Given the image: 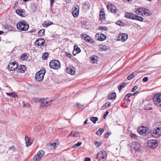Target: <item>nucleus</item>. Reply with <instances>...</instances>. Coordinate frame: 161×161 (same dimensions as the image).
<instances>
[{
  "instance_id": "35",
  "label": "nucleus",
  "mask_w": 161,
  "mask_h": 161,
  "mask_svg": "<svg viewBox=\"0 0 161 161\" xmlns=\"http://www.w3.org/2000/svg\"><path fill=\"white\" fill-rule=\"evenodd\" d=\"M5 28L8 29L10 31H13L14 29V28L11 25H6L5 26Z\"/></svg>"
},
{
  "instance_id": "20",
  "label": "nucleus",
  "mask_w": 161,
  "mask_h": 161,
  "mask_svg": "<svg viewBox=\"0 0 161 161\" xmlns=\"http://www.w3.org/2000/svg\"><path fill=\"white\" fill-rule=\"evenodd\" d=\"M99 50L101 51H107L108 49H109V47L105 45H100L99 46Z\"/></svg>"
},
{
  "instance_id": "22",
  "label": "nucleus",
  "mask_w": 161,
  "mask_h": 161,
  "mask_svg": "<svg viewBox=\"0 0 161 161\" xmlns=\"http://www.w3.org/2000/svg\"><path fill=\"white\" fill-rule=\"evenodd\" d=\"M137 75V73L136 72H133L128 75L127 77V78L128 80H130L134 77H135Z\"/></svg>"
},
{
  "instance_id": "43",
  "label": "nucleus",
  "mask_w": 161,
  "mask_h": 161,
  "mask_svg": "<svg viewBox=\"0 0 161 161\" xmlns=\"http://www.w3.org/2000/svg\"><path fill=\"white\" fill-rule=\"evenodd\" d=\"M111 103L110 102H108L105 103L104 104V105H103L102 106L103 108H104V107L105 108L108 107H109L110 106Z\"/></svg>"
},
{
  "instance_id": "16",
  "label": "nucleus",
  "mask_w": 161,
  "mask_h": 161,
  "mask_svg": "<svg viewBox=\"0 0 161 161\" xmlns=\"http://www.w3.org/2000/svg\"><path fill=\"white\" fill-rule=\"evenodd\" d=\"M74 50L73 52V53L74 56H75L76 54L78 53L81 52L80 49L77 45H74Z\"/></svg>"
},
{
  "instance_id": "60",
  "label": "nucleus",
  "mask_w": 161,
  "mask_h": 161,
  "mask_svg": "<svg viewBox=\"0 0 161 161\" xmlns=\"http://www.w3.org/2000/svg\"><path fill=\"white\" fill-rule=\"evenodd\" d=\"M84 161H91V159L89 158L86 157L85 158Z\"/></svg>"
},
{
  "instance_id": "12",
  "label": "nucleus",
  "mask_w": 161,
  "mask_h": 161,
  "mask_svg": "<svg viewBox=\"0 0 161 161\" xmlns=\"http://www.w3.org/2000/svg\"><path fill=\"white\" fill-rule=\"evenodd\" d=\"M36 101L37 103L40 104L39 105L41 107L46 106L45 104H46L45 102L46 101V99L37 98Z\"/></svg>"
},
{
  "instance_id": "57",
  "label": "nucleus",
  "mask_w": 161,
  "mask_h": 161,
  "mask_svg": "<svg viewBox=\"0 0 161 161\" xmlns=\"http://www.w3.org/2000/svg\"><path fill=\"white\" fill-rule=\"evenodd\" d=\"M100 154H101L100 151L97 154V156L96 157V159H98L99 158Z\"/></svg>"
},
{
  "instance_id": "64",
  "label": "nucleus",
  "mask_w": 161,
  "mask_h": 161,
  "mask_svg": "<svg viewBox=\"0 0 161 161\" xmlns=\"http://www.w3.org/2000/svg\"><path fill=\"white\" fill-rule=\"evenodd\" d=\"M134 149L136 151H138L139 149V147L136 148V146L134 147Z\"/></svg>"
},
{
  "instance_id": "15",
  "label": "nucleus",
  "mask_w": 161,
  "mask_h": 161,
  "mask_svg": "<svg viewBox=\"0 0 161 161\" xmlns=\"http://www.w3.org/2000/svg\"><path fill=\"white\" fill-rule=\"evenodd\" d=\"M25 140L26 141L27 147H29L31 145L33 141V140L31 138H28L27 135H26L25 136Z\"/></svg>"
},
{
  "instance_id": "53",
  "label": "nucleus",
  "mask_w": 161,
  "mask_h": 161,
  "mask_svg": "<svg viewBox=\"0 0 161 161\" xmlns=\"http://www.w3.org/2000/svg\"><path fill=\"white\" fill-rule=\"evenodd\" d=\"M137 88V87L136 86H134V87L132 88L131 92H135Z\"/></svg>"
},
{
  "instance_id": "19",
  "label": "nucleus",
  "mask_w": 161,
  "mask_h": 161,
  "mask_svg": "<svg viewBox=\"0 0 161 161\" xmlns=\"http://www.w3.org/2000/svg\"><path fill=\"white\" fill-rule=\"evenodd\" d=\"M91 59V62L93 64L95 63H97V62L98 61V57L95 55H92Z\"/></svg>"
},
{
  "instance_id": "3",
  "label": "nucleus",
  "mask_w": 161,
  "mask_h": 161,
  "mask_svg": "<svg viewBox=\"0 0 161 161\" xmlns=\"http://www.w3.org/2000/svg\"><path fill=\"white\" fill-rule=\"evenodd\" d=\"M46 73L45 69L42 68L41 70L37 72L35 76L36 80L39 81H41L44 78V75Z\"/></svg>"
},
{
  "instance_id": "27",
  "label": "nucleus",
  "mask_w": 161,
  "mask_h": 161,
  "mask_svg": "<svg viewBox=\"0 0 161 161\" xmlns=\"http://www.w3.org/2000/svg\"><path fill=\"white\" fill-rule=\"evenodd\" d=\"M134 19H136L140 21H142L143 20V18L141 16L135 15Z\"/></svg>"
},
{
  "instance_id": "17",
  "label": "nucleus",
  "mask_w": 161,
  "mask_h": 161,
  "mask_svg": "<svg viewBox=\"0 0 161 161\" xmlns=\"http://www.w3.org/2000/svg\"><path fill=\"white\" fill-rule=\"evenodd\" d=\"M121 37V40L122 41H125L128 38V35L126 33H121L120 34L119 37Z\"/></svg>"
},
{
  "instance_id": "11",
  "label": "nucleus",
  "mask_w": 161,
  "mask_h": 161,
  "mask_svg": "<svg viewBox=\"0 0 161 161\" xmlns=\"http://www.w3.org/2000/svg\"><path fill=\"white\" fill-rule=\"evenodd\" d=\"M45 42V40L43 38H39L36 40L35 42V44L36 46H43Z\"/></svg>"
},
{
  "instance_id": "36",
  "label": "nucleus",
  "mask_w": 161,
  "mask_h": 161,
  "mask_svg": "<svg viewBox=\"0 0 161 161\" xmlns=\"http://www.w3.org/2000/svg\"><path fill=\"white\" fill-rule=\"evenodd\" d=\"M98 118L97 117H92L90 118V120L92 121L94 124L96 123V121L98 120Z\"/></svg>"
},
{
  "instance_id": "61",
  "label": "nucleus",
  "mask_w": 161,
  "mask_h": 161,
  "mask_svg": "<svg viewBox=\"0 0 161 161\" xmlns=\"http://www.w3.org/2000/svg\"><path fill=\"white\" fill-rule=\"evenodd\" d=\"M109 136V134L108 133H107L105 135V138H107Z\"/></svg>"
},
{
  "instance_id": "6",
  "label": "nucleus",
  "mask_w": 161,
  "mask_h": 161,
  "mask_svg": "<svg viewBox=\"0 0 161 161\" xmlns=\"http://www.w3.org/2000/svg\"><path fill=\"white\" fill-rule=\"evenodd\" d=\"M147 144L148 147L151 149H154L158 146V142L156 140L151 139L147 141Z\"/></svg>"
},
{
  "instance_id": "56",
  "label": "nucleus",
  "mask_w": 161,
  "mask_h": 161,
  "mask_svg": "<svg viewBox=\"0 0 161 161\" xmlns=\"http://www.w3.org/2000/svg\"><path fill=\"white\" fill-rule=\"evenodd\" d=\"M108 113H109L108 112V111H107L105 112V114H104V115H103V118L104 119H105L106 118V117L108 114Z\"/></svg>"
},
{
  "instance_id": "33",
  "label": "nucleus",
  "mask_w": 161,
  "mask_h": 161,
  "mask_svg": "<svg viewBox=\"0 0 161 161\" xmlns=\"http://www.w3.org/2000/svg\"><path fill=\"white\" fill-rule=\"evenodd\" d=\"M49 54L48 53L46 52L44 53L42 56V58L43 60L46 59L48 56Z\"/></svg>"
},
{
  "instance_id": "50",
  "label": "nucleus",
  "mask_w": 161,
  "mask_h": 161,
  "mask_svg": "<svg viewBox=\"0 0 161 161\" xmlns=\"http://www.w3.org/2000/svg\"><path fill=\"white\" fill-rule=\"evenodd\" d=\"M98 131H99V132H100V135H101L104 132V130L103 128H100L99 129Z\"/></svg>"
},
{
  "instance_id": "8",
  "label": "nucleus",
  "mask_w": 161,
  "mask_h": 161,
  "mask_svg": "<svg viewBox=\"0 0 161 161\" xmlns=\"http://www.w3.org/2000/svg\"><path fill=\"white\" fill-rule=\"evenodd\" d=\"M79 8L78 6L74 7L72 9V13L73 16L75 18L77 17L79 15Z\"/></svg>"
},
{
  "instance_id": "40",
  "label": "nucleus",
  "mask_w": 161,
  "mask_h": 161,
  "mask_svg": "<svg viewBox=\"0 0 161 161\" xmlns=\"http://www.w3.org/2000/svg\"><path fill=\"white\" fill-rule=\"evenodd\" d=\"M41 158H40L39 156H38V155H35L33 157V160L35 161L41 159Z\"/></svg>"
},
{
  "instance_id": "13",
  "label": "nucleus",
  "mask_w": 161,
  "mask_h": 161,
  "mask_svg": "<svg viewBox=\"0 0 161 161\" xmlns=\"http://www.w3.org/2000/svg\"><path fill=\"white\" fill-rule=\"evenodd\" d=\"M107 8L108 10L112 13H115L116 12V8L114 5L109 4L107 6Z\"/></svg>"
},
{
  "instance_id": "18",
  "label": "nucleus",
  "mask_w": 161,
  "mask_h": 161,
  "mask_svg": "<svg viewBox=\"0 0 161 161\" xmlns=\"http://www.w3.org/2000/svg\"><path fill=\"white\" fill-rule=\"evenodd\" d=\"M26 69V67L25 65H20L18 67V71L19 72L24 73Z\"/></svg>"
},
{
  "instance_id": "42",
  "label": "nucleus",
  "mask_w": 161,
  "mask_h": 161,
  "mask_svg": "<svg viewBox=\"0 0 161 161\" xmlns=\"http://www.w3.org/2000/svg\"><path fill=\"white\" fill-rule=\"evenodd\" d=\"M16 12L20 16L23 17H24V15L23 14H21V13L20 12V9H17L16 11Z\"/></svg>"
},
{
  "instance_id": "34",
  "label": "nucleus",
  "mask_w": 161,
  "mask_h": 161,
  "mask_svg": "<svg viewBox=\"0 0 161 161\" xmlns=\"http://www.w3.org/2000/svg\"><path fill=\"white\" fill-rule=\"evenodd\" d=\"M44 152L42 150H40L37 153V154L38 156L40 157V158H42V157L44 155Z\"/></svg>"
},
{
  "instance_id": "38",
  "label": "nucleus",
  "mask_w": 161,
  "mask_h": 161,
  "mask_svg": "<svg viewBox=\"0 0 161 161\" xmlns=\"http://www.w3.org/2000/svg\"><path fill=\"white\" fill-rule=\"evenodd\" d=\"M47 99H46V101L45 102L46 104L45 105H45H46V106H47L50 105L52 104V100H50L49 101H47Z\"/></svg>"
},
{
  "instance_id": "37",
  "label": "nucleus",
  "mask_w": 161,
  "mask_h": 161,
  "mask_svg": "<svg viewBox=\"0 0 161 161\" xmlns=\"http://www.w3.org/2000/svg\"><path fill=\"white\" fill-rule=\"evenodd\" d=\"M81 142H78L77 144H75L73 146V147L74 148H76L80 146L81 144Z\"/></svg>"
},
{
  "instance_id": "7",
  "label": "nucleus",
  "mask_w": 161,
  "mask_h": 161,
  "mask_svg": "<svg viewBox=\"0 0 161 161\" xmlns=\"http://www.w3.org/2000/svg\"><path fill=\"white\" fill-rule=\"evenodd\" d=\"M18 67V64L15 62H10L8 66V69L11 71L15 70V69H17Z\"/></svg>"
},
{
  "instance_id": "1",
  "label": "nucleus",
  "mask_w": 161,
  "mask_h": 161,
  "mask_svg": "<svg viewBox=\"0 0 161 161\" xmlns=\"http://www.w3.org/2000/svg\"><path fill=\"white\" fill-rule=\"evenodd\" d=\"M17 27L18 29L22 31H27L29 28L28 23L24 20L19 21L17 24Z\"/></svg>"
},
{
  "instance_id": "26",
  "label": "nucleus",
  "mask_w": 161,
  "mask_h": 161,
  "mask_svg": "<svg viewBox=\"0 0 161 161\" xmlns=\"http://www.w3.org/2000/svg\"><path fill=\"white\" fill-rule=\"evenodd\" d=\"M150 10L147 9L143 8V14L146 16H150Z\"/></svg>"
},
{
  "instance_id": "54",
  "label": "nucleus",
  "mask_w": 161,
  "mask_h": 161,
  "mask_svg": "<svg viewBox=\"0 0 161 161\" xmlns=\"http://www.w3.org/2000/svg\"><path fill=\"white\" fill-rule=\"evenodd\" d=\"M76 106L77 107L80 108L82 107L83 106V105H82L80 103H77Z\"/></svg>"
},
{
  "instance_id": "21",
  "label": "nucleus",
  "mask_w": 161,
  "mask_h": 161,
  "mask_svg": "<svg viewBox=\"0 0 161 161\" xmlns=\"http://www.w3.org/2000/svg\"><path fill=\"white\" fill-rule=\"evenodd\" d=\"M135 15L134 14L127 13L125 14V17L127 18L134 19Z\"/></svg>"
},
{
  "instance_id": "5",
  "label": "nucleus",
  "mask_w": 161,
  "mask_h": 161,
  "mask_svg": "<svg viewBox=\"0 0 161 161\" xmlns=\"http://www.w3.org/2000/svg\"><path fill=\"white\" fill-rule=\"evenodd\" d=\"M49 66L51 68L54 69H58L61 67L59 61L58 60H52L49 63Z\"/></svg>"
},
{
  "instance_id": "45",
  "label": "nucleus",
  "mask_w": 161,
  "mask_h": 161,
  "mask_svg": "<svg viewBox=\"0 0 161 161\" xmlns=\"http://www.w3.org/2000/svg\"><path fill=\"white\" fill-rule=\"evenodd\" d=\"M116 24L120 26H122L124 25L123 22L121 21H117Z\"/></svg>"
},
{
  "instance_id": "10",
  "label": "nucleus",
  "mask_w": 161,
  "mask_h": 161,
  "mask_svg": "<svg viewBox=\"0 0 161 161\" xmlns=\"http://www.w3.org/2000/svg\"><path fill=\"white\" fill-rule=\"evenodd\" d=\"M95 36L96 39L100 41H103L105 40L107 38L106 36L105 35L102 33L101 34L99 33L97 34Z\"/></svg>"
},
{
  "instance_id": "63",
  "label": "nucleus",
  "mask_w": 161,
  "mask_h": 161,
  "mask_svg": "<svg viewBox=\"0 0 161 161\" xmlns=\"http://www.w3.org/2000/svg\"><path fill=\"white\" fill-rule=\"evenodd\" d=\"M29 104L28 103H26V104H25L24 105V106L25 107H28V106H29Z\"/></svg>"
},
{
  "instance_id": "4",
  "label": "nucleus",
  "mask_w": 161,
  "mask_h": 161,
  "mask_svg": "<svg viewBox=\"0 0 161 161\" xmlns=\"http://www.w3.org/2000/svg\"><path fill=\"white\" fill-rule=\"evenodd\" d=\"M153 100L156 105L161 107V93L155 94L153 97Z\"/></svg>"
},
{
  "instance_id": "62",
  "label": "nucleus",
  "mask_w": 161,
  "mask_h": 161,
  "mask_svg": "<svg viewBox=\"0 0 161 161\" xmlns=\"http://www.w3.org/2000/svg\"><path fill=\"white\" fill-rule=\"evenodd\" d=\"M103 13H104V12L103 9L102 8V9H101L100 11V14H103Z\"/></svg>"
},
{
  "instance_id": "31",
  "label": "nucleus",
  "mask_w": 161,
  "mask_h": 161,
  "mask_svg": "<svg viewBox=\"0 0 161 161\" xmlns=\"http://www.w3.org/2000/svg\"><path fill=\"white\" fill-rule=\"evenodd\" d=\"M101 155H102L101 156L102 159H104L105 158L107 155V154L106 152L105 151H100Z\"/></svg>"
},
{
  "instance_id": "59",
  "label": "nucleus",
  "mask_w": 161,
  "mask_h": 161,
  "mask_svg": "<svg viewBox=\"0 0 161 161\" xmlns=\"http://www.w3.org/2000/svg\"><path fill=\"white\" fill-rule=\"evenodd\" d=\"M15 149V148L14 146H12V147H10L9 148V150H12V151H14Z\"/></svg>"
},
{
  "instance_id": "28",
  "label": "nucleus",
  "mask_w": 161,
  "mask_h": 161,
  "mask_svg": "<svg viewBox=\"0 0 161 161\" xmlns=\"http://www.w3.org/2000/svg\"><path fill=\"white\" fill-rule=\"evenodd\" d=\"M127 85V84L126 83H122L120 84V85L118 86V89L119 91H120L122 88H123Z\"/></svg>"
},
{
  "instance_id": "58",
  "label": "nucleus",
  "mask_w": 161,
  "mask_h": 161,
  "mask_svg": "<svg viewBox=\"0 0 161 161\" xmlns=\"http://www.w3.org/2000/svg\"><path fill=\"white\" fill-rule=\"evenodd\" d=\"M148 80V78L147 77H144L143 79V81L144 82H147Z\"/></svg>"
},
{
  "instance_id": "47",
  "label": "nucleus",
  "mask_w": 161,
  "mask_h": 161,
  "mask_svg": "<svg viewBox=\"0 0 161 161\" xmlns=\"http://www.w3.org/2000/svg\"><path fill=\"white\" fill-rule=\"evenodd\" d=\"M99 29H100L101 30H103L104 31H107L108 30V28L105 26V27H102V26H99Z\"/></svg>"
},
{
  "instance_id": "46",
  "label": "nucleus",
  "mask_w": 161,
  "mask_h": 161,
  "mask_svg": "<svg viewBox=\"0 0 161 161\" xmlns=\"http://www.w3.org/2000/svg\"><path fill=\"white\" fill-rule=\"evenodd\" d=\"M90 37H89L88 35L84 37V39L86 42H90Z\"/></svg>"
},
{
  "instance_id": "48",
  "label": "nucleus",
  "mask_w": 161,
  "mask_h": 161,
  "mask_svg": "<svg viewBox=\"0 0 161 161\" xmlns=\"http://www.w3.org/2000/svg\"><path fill=\"white\" fill-rule=\"evenodd\" d=\"M130 135L132 138H134V139H137V136L134 133H131L130 134Z\"/></svg>"
},
{
  "instance_id": "25",
  "label": "nucleus",
  "mask_w": 161,
  "mask_h": 161,
  "mask_svg": "<svg viewBox=\"0 0 161 161\" xmlns=\"http://www.w3.org/2000/svg\"><path fill=\"white\" fill-rule=\"evenodd\" d=\"M90 6L89 3L86 2L83 5V8L84 10H87L89 9Z\"/></svg>"
},
{
  "instance_id": "9",
  "label": "nucleus",
  "mask_w": 161,
  "mask_h": 161,
  "mask_svg": "<svg viewBox=\"0 0 161 161\" xmlns=\"http://www.w3.org/2000/svg\"><path fill=\"white\" fill-rule=\"evenodd\" d=\"M66 69L67 73L71 75H74L75 73V69L72 66L69 65Z\"/></svg>"
},
{
  "instance_id": "30",
  "label": "nucleus",
  "mask_w": 161,
  "mask_h": 161,
  "mask_svg": "<svg viewBox=\"0 0 161 161\" xmlns=\"http://www.w3.org/2000/svg\"><path fill=\"white\" fill-rule=\"evenodd\" d=\"M45 30L44 29L40 30L38 32V35L42 37L44 35V32Z\"/></svg>"
},
{
  "instance_id": "29",
  "label": "nucleus",
  "mask_w": 161,
  "mask_h": 161,
  "mask_svg": "<svg viewBox=\"0 0 161 161\" xmlns=\"http://www.w3.org/2000/svg\"><path fill=\"white\" fill-rule=\"evenodd\" d=\"M7 95L10 97H18V96L14 92L7 93L6 92Z\"/></svg>"
},
{
  "instance_id": "49",
  "label": "nucleus",
  "mask_w": 161,
  "mask_h": 161,
  "mask_svg": "<svg viewBox=\"0 0 161 161\" xmlns=\"http://www.w3.org/2000/svg\"><path fill=\"white\" fill-rule=\"evenodd\" d=\"M95 145L97 146V147H99L100 146L101 144V143L100 142H97V141H95Z\"/></svg>"
},
{
  "instance_id": "32",
  "label": "nucleus",
  "mask_w": 161,
  "mask_h": 161,
  "mask_svg": "<svg viewBox=\"0 0 161 161\" xmlns=\"http://www.w3.org/2000/svg\"><path fill=\"white\" fill-rule=\"evenodd\" d=\"M143 8H138L137 9V12H138V13H137V14L142 15V14H143Z\"/></svg>"
},
{
  "instance_id": "44",
  "label": "nucleus",
  "mask_w": 161,
  "mask_h": 161,
  "mask_svg": "<svg viewBox=\"0 0 161 161\" xmlns=\"http://www.w3.org/2000/svg\"><path fill=\"white\" fill-rule=\"evenodd\" d=\"M56 145V143L55 142H54L52 143L48 144L47 145V146L48 147H53L54 149H55L56 147H55Z\"/></svg>"
},
{
  "instance_id": "2",
  "label": "nucleus",
  "mask_w": 161,
  "mask_h": 161,
  "mask_svg": "<svg viewBox=\"0 0 161 161\" xmlns=\"http://www.w3.org/2000/svg\"><path fill=\"white\" fill-rule=\"evenodd\" d=\"M158 125V126L151 130V133L153 137H158L161 135V123Z\"/></svg>"
},
{
  "instance_id": "39",
  "label": "nucleus",
  "mask_w": 161,
  "mask_h": 161,
  "mask_svg": "<svg viewBox=\"0 0 161 161\" xmlns=\"http://www.w3.org/2000/svg\"><path fill=\"white\" fill-rule=\"evenodd\" d=\"M105 14L104 13L103 14H100V20H101L102 21L103 20H104V19H105Z\"/></svg>"
},
{
  "instance_id": "14",
  "label": "nucleus",
  "mask_w": 161,
  "mask_h": 161,
  "mask_svg": "<svg viewBox=\"0 0 161 161\" xmlns=\"http://www.w3.org/2000/svg\"><path fill=\"white\" fill-rule=\"evenodd\" d=\"M147 128L144 126H141L139 127L138 129V132L140 134H144L146 135L147 134Z\"/></svg>"
},
{
  "instance_id": "41",
  "label": "nucleus",
  "mask_w": 161,
  "mask_h": 161,
  "mask_svg": "<svg viewBox=\"0 0 161 161\" xmlns=\"http://www.w3.org/2000/svg\"><path fill=\"white\" fill-rule=\"evenodd\" d=\"M132 96V94L131 93H129L125 95L124 97L125 100H128L129 99V97Z\"/></svg>"
},
{
  "instance_id": "24",
  "label": "nucleus",
  "mask_w": 161,
  "mask_h": 161,
  "mask_svg": "<svg viewBox=\"0 0 161 161\" xmlns=\"http://www.w3.org/2000/svg\"><path fill=\"white\" fill-rule=\"evenodd\" d=\"M28 58V56L26 53H23L21 55L20 59L22 61L25 60Z\"/></svg>"
},
{
  "instance_id": "52",
  "label": "nucleus",
  "mask_w": 161,
  "mask_h": 161,
  "mask_svg": "<svg viewBox=\"0 0 161 161\" xmlns=\"http://www.w3.org/2000/svg\"><path fill=\"white\" fill-rule=\"evenodd\" d=\"M42 25L44 27H47L48 26L50 25V24H49V22H48L47 23H46L45 22H44L43 23Z\"/></svg>"
},
{
  "instance_id": "51",
  "label": "nucleus",
  "mask_w": 161,
  "mask_h": 161,
  "mask_svg": "<svg viewBox=\"0 0 161 161\" xmlns=\"http://www.w3.org/2000/svg\"><path fill=\"white\" fill-rule=\"evenodd\" d=\"M79 135V132L77 131L74 132L73 133V136L77 137Z\"/></svg>"
},
{
  "instance_id": "23",
  "label": "nucleus",
  "mask_w": 161,
  "mask_h": 161,
  "mask_svg": "<svg viewBox=\"0 0 161 161\" xmlns=\"http://www.w3.org/2000/svg\"><path fill=\"white\" fill-rule=\"evenodd\" d=\"M116 97V93L115 92H112L108 95V98L110 99H115Z\"/></svg>"
},
{
  "instance_id": "55",
  "label": "nucleus",
  "mask_w": 161,
  "mask_h": 161,
  "mask_svg": "<svg viewBox=\"0 0 161 161\" xmlns=\"http://www.w3.org/2000/svg\"><path fill=\"white\" fill-rule=\"evenodd\" d=\"M65 54L69 58H71L72 56V55L68 52H66Z\"/></svg>"
}]
</instances>
